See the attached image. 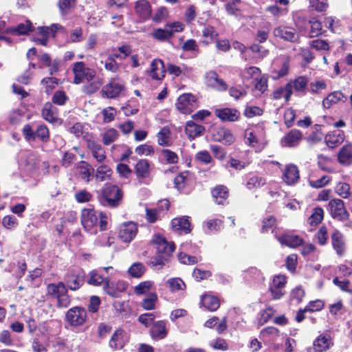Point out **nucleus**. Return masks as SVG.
<instances>
[{"label": "nucleus", "mask_w": 352, "mask_h": 352, "mask_svg": "<svg viewBox=\"0 0 352 352\" xmlns=\"http://www.w3.org/2000/svg\"><path fill=\"white\" fill-rule=\"evenodd\" d=\"M100 204L108 208H117L120 206L122 198V190L116 185L107 184L98 195Z\"/></svg>", "instance_id": "f257e3e1"}, {"label": "nucleus", "mask_w": 352, "mask_h": 352, "mask_svg": "<svg viewBox=\"0 0 352 352\" xmlns=\"http://www.w3.org/2000/svg\"><path fill=\"white\" fill-rule=\"evenodd\" d=\"M47 295L57 300V307L59 308L67 307L71 302L70 296L67 288L63 282L50 283L46 287Z\"/></svg>", "instance_id": "f03ea898"}, {"label": "nucleus", "mask_w": 352, "mask_h": 352, "mask_svg": "<svg viewBox=\"0 0 352 352\" xmlns=\"http://www.w3.org/2000/svg\"><path fill=\"white\" fill-rule=\"evenodd\" d=\"M86 277V273L82 269H71L65 274L63 283L67 290L75 292L85 285Z\"/></svg>", "instance_id": "7ed1b4c3"}, {"label": "nucleus", "mask_w": 352, "mask_h": 352, "mask_svg": "<svg viewBox=\"0 0 352 352\" xmlns=\"http://www.w3.org/2000/svg\"><path fill=\"white\" fill-rule=\"evenodd\" d=\"M124 91V82L116 76L110 78L108 83L102 87L100 94L104 98L115 99L120 97Z\"/></svg>", "instance_id": "20e7f679"}, {"label": "nucleus", "mask_w": 352, "mask_h": 352, "mask_svg": "<svg viewBox=\"0 0 352 352\" xmlns=\"http://www.w3.org/2000/svg\"><path fill=\"white\" fill-rule=\"evenodd\" d=\"M199 106V102L196 96L191 93H184L180 95L175 103L176 109L182 114L189 115Z\"/></svg>", "instance_id": "39448f33"}, {"label": "nucleus", "mask_w": 352, "mask_h": 352, "mask_svg": "<svg viewBox=\"0 0 352 352\" xmlns=\"http://www.w3.org/2000/svg\"><path fill=\"white\" fill-rule=\"evenodd\" d=\"M72 72L74 74L73 82L76 85H79L85 80H91L96 75V70L87 67L82 61H78L74 63Z\"/></svg>", "instance_id": "423d86ee"}, {"label": "nucleus", "mask_w": 352, "mask_h": 352, "mask_svg": "<svg viewBox=\"0 0 352 352\" xmlns=\"http://www.w3.org/2000/svg\"><path fill=\"white\" fill-rule=\"evenodd\" d=\"M65 320L72 327H82L88 320L87 311L81 306L73 307L67 310Z\"/></svg>", "instance_id": "0eeeda50"}, {"label": "nucleus", "mask_w": 352, "mask_h": 352, "mask_svg": "<svg viewBox=\"0 0 352 352\" xmlns=\"http://www.w3.org/2000/svg\"><path fill=\"white\" fill-rule=\"evenodd\" d=\"M279 230V228H275L272 230V234L280 245L290 248H296L302 245L304 240L300 236L294 234L290 231H284L280 233Z\"/></svg>", "instance_id": "6e6552de"}, {"label": "nucleus", "mask_w": 352, "mask_h": 352, "mask_svg": "<svg viewBox=\"0 0 352 352\" xmlns=\"http://www.w3.org/2000/svg\"><path fill=\"white\" fill-rule=\"evenodd\" d=\"M87 143V148L91 151L93 157L99 164H102L107 158L106 152L102 145L92 133H85L82 136Z\"/></svg>", "instance_id": "1a4fd4ad"}, {"label": "nucleus", "mask_w": 352, "mask_h": 352, "mask_svg": "<svg viewBox=\"0 0 352 352\" xmlns=\"http://www.w3.org/2000/svg\"><path fill=\"white\" fill-rule=\"evenodd\" d=\"M327 208L333 219L344 221L349 218V213L344 206V201L338 198L329 201Z\"/></svg>", "instance_id": "9d476101"}, {"label": "nucleus", "mask_w": 352, "mask_h": 352, "mask_svg": "<svg viewBox=\"0 0 352 352\" xmlns=\"http://www.w3.org/2000/svg\"><path fill=\"white\" fill-rule=\"evenodd\" d=\"M287 283V277L285 275H276L273 277L268 288L273 300H279L285 296Z\"/></svg>", "instance_id": "9b49d317"}, {"label": "nucleus", "mask_w": 352, "mask_h": 352, "mask_svg": "<svg viewBox=\"0 0 352 352\" xmlns=\"http://www.w3.org/2000/svg\"><path fill=\"white\" fill-rule=\"evenodd\" d=\"M333 345V340L329 334L321 333L314 340L312 347L309 348L307 352H326Z\"/></svg>", "instance_id": "f8f14e48"}, {"label": "nucleus", "mask_w": 352, "mask_h": 352, "mask_svg": "<svg viewBox=\"0 0 352 352\" xmlns=\"http://www.w3.org/2000/svg\"><path fill=\"white\" fill-rule=\"evenodd\" d=\"M156 244V253L169 260L175 250V245L173 242H168L164 237L156 235L153 240Z\"/></svg>", "instance_id": "ddd939ff"}, {"label": "nucleus", "mask_w": 352, "mask_h": 352, "mask_svg": "<svg viewBox=\"0 0 352 352\" xmlns=\"http://www.w3.org/2000/svg\"><path fill=\"white\" fill-rule=\"evenodd\" d=\"M168 322L165 320H157L148 330L151 338L153 341H159L165 339L168 334Z\"/></svg>", "instance_id": "4468645a"}, {"label": "nucleus", "mask_w": 352, "mask_h": 352, "mask_svg": "<svg viewBox=\"0 0 352 352\" xmlns=\"http://www.w3.org/2000/svg\"><path fill=\"white\" fill-rule=\"evenodd\" d=\"M134 173L140 184H146L151 173L149 161L146 159L139 160L134 166Z\"/></svg>", "instance_id": "2eb2a0df"}, {"label": "nucleus", "mask_w": 352, "mask_h": 352, "mask_svg": "<svg viewBox=\"0 0 352 352\" xmlns=\"http://www.w3.org/2000/svg\"><path fill=\"white\" fill-rule=\"evenodd\" d=\"M211 138L212 141L220 142L225 145H231L235 141V138L231 130L223 126L214 129Z\"/></svg>", "instance_id": "dca6fc26"}, {"label": "nucleus", "mask_w": 352, "mask_h": 352, "mask_svg": "<svg viewBox=\"0 0 352 352\" xmlns=\"http://www.w3.org/2000/svg\"><path fill=\"white\" fill-rule=\"evenodd\" d=\"M42 118L48 123L58 124L62 122L59 118V109L50 102H46L41 109Z\"/></svg>", "instance_id": "f3484780"}, {"label": "nucleus", "mask_w": 352, "mask_h": 352, "mask_svg": "<svg viewBox=\"0 0 352 352\" xmlns=\"http://www.w3.org/2000/svg\"><path fill=\"white\" fill-rule=\"evenodd\" d=\"M214 202L220 206H226L229 204L230 190L223 184L216 185L210 190Z\"/></svg>", "instance_id": "a211bd4d"}, {"label": "nucleus", "mask_w": 352, "mask_h": 352, "mask_svg": "<svg viewBox=\"0 0 352 352\" xmlns=\"http://www.w3.org/2000/svg\"><path fill=\"white\" fill-rule=\"evenodd\" d=\"M137 224L132 221L123 223L120 226L118 237L122 242L130 243L138 234Z\"/></svg>", "instance_id": "6ab92c4d"}, {"label": "nucleus", "mask_w": 352, "mask_h": 352, "mask_svg": "<svg viewBox=\"0 0 352 352\" xmlns=\"http://www.w3.org/2000/svg\"><path fill=\"white\" fill-rule=\"evenodd\" d=\"M214 116L222 122H234L240 119L241 113L235 108H219L214 111Z\"/></svg>", "instance_id": "aec40b11"}, {"label": "nucleus", "mask_w": 352, "mask_h": 352, "mask_svg": "<svg viewBox=\"0 0 352 352\" xmlns=\"http://www.w3.org/2000/svg\"><path fill=\"white\" fill-rule=\"evenodd\" d=\"M127 285L124 281L111 282L110 279L107 277L105 284L103 285L104 291L110 296L113 298L119 297L120 294L126 292Z\"/></svg>", "instance_id": "412c9836"}, {"label": "nucleus", "mask_w": 352, "mask_h": 352, "mask_svg": "<svg viewBox=\"0 0 352 352\" xmlns=\"http://www.w3.org/2000/svg\"><path fill=\"white\" fill-rule=\"evenodd\" d=\"M205 81L207 86L212 87L219 91H225L228 86L225 80L219 78L217 73L214 71H210L206 73Z\"/></svg>", "instance_id": "4be33fe9"}, {"label": "nucleus", "mask_w": 352, "mask_h": 352, "mask_svg": "<svg viewBox=\"0 0 352 352\" xmlns=\"http://www.w3.org/2000/svg\"><path fill=\"white\" fill-rule=\"evenodd\" d=\"M80 221L83 228L89 230L98 223L96 211L91 208H85L81 212Z\"/></svg>", "instance_id": "5701e85b"}, {"label": "nucleus", "mask_w": 352, "mask_h": 352, "mask_svg": "<svg viewBox=\"0 0 352 352\" xmlns=\"http://www.w3.org/2000/svg\"><path fill=\"white\" fill-rule=\"evenodd\" d=\"M303 138L302 133L298 129H292L281 139L280 144L285 147H296Z\"/></svg>", "instance_id": "b1692460"}, {"label": "nucleus", "mask_w": 352, "mask_h": 352, "mask_svg": "<svg viewBox=\"0 0 352 352\" xmlns=\"http://www.w3.org/2000/svg\"><path fill=\"white\" fill-rule=\"evenodd\" d=\"M273 33L275 37H279L284 41L292 43H295L298 39L296 30L288 26H278L274 30Z\"/></svg>", "instance_id": "393cba45"}, {"label": "nucleus", "mask_w": 352, "mask_h": 352, "mask_svg": "<svg viewBox=\"0 0 352 352\" xmlns=\"http://www.w3.org/2000/svg\"><path fill=\"white\" fill-rule=\"evenodd\" d=\"M153 80H162L166 76L164 62L160 58H155L151 63V69L147 72Z\"/></svg>", "instance_id": "a878e982"}, {"label": "nucleus", "mask_w": 352, "mask_h": 352, "mask_svg": "<svg viewBox=\"0 0 352 352\" xmlns=\"http://www.w3.org/2000/svg\"><path fill=\"white\" fill-rule=\"evenodd\" d=\"M171 226L173 230L179 234H188L192 230L191 223L188 217L184 216L180 218L172 219Z\"/></svg>", "instance_id": "bb28decb"}, {"label": "nucleus", "mask_w": 352, "mask_h": 352, "mask_svg": "<svg viewBox=\"0 0 352 352\" xmlns=\"http://www.w3.org/2000/svg\"><path fill=\"white\" fill-rule=\"evenodd\" d=\"M331 245L338 255L342 256L345 252V242L343 234L335 229L331 234Z\"/></svg>", "instance_id": "cd10ccee"}, {"label": "nucleus", "mask_w": 352, "mask_h": 352, "mask_svg": "<svg viewBox=\"0 0 352 352\" xmlns=\"http://www.w3.org/2000/svg\"><path fill=\"white\" fill-rule=\"evenodd\" d=\"M344 140V133L340 130L329 132L324 136L325 143L327 146L331 148H333L341 144Z\"/></svg>", "instance_id": "c85d7f7f"}, {"label": "nucleus", "mask_w": 352, "mask_h": 352, "mask_svg": "<svg viewBox=\"0 0 352 352\" xmlns=\"http://www.w3.org/2000/svg\"><path fill=\"white\" fill-rule=\"evenodd\" d=\"M87 83L82 86V91L83 94L91 96L96 93L103 85V78L98 76H95L94 78L91 80H86Z\"/></svg>", "instance_id": "c756f323"}, {"label": "nucleus", "mask_w": 352, "mask_h": 352, "mask_svg": "<svg viewBox=\"0 0 352 352\" xmlns=\"http://www.w3.org/2000/svg\"><path fill=\"white\" fill-rule=\"evenodd\" d=\"M346 101V97L344 94L340 91H335L330 93L325 98L322 100V105L324 108L329 109L333 104H336L339 102L344 103Z\"/></svg>", "instance_id": "7c9ffc66"}, {"label": "nucleus", "mask_w": 352, "mask_h": 352, "mask_svg": "<svg viewBox=\"0 0 352 352\" xmlns=\"http://www.w3.org/2000/svg\"><path fill=\"white\" fill-rule=\"evenodd\" d=\"M338 161L340 164L348 166L352 164V144L343 145L338 153Z\"/></svg>", "instance_id": "2f4dec72"}, {"label": "nucleus", "mask_w": 352, "mask_h": 352, "mask_svg": "<svg viewBox=\"0 0 352 352\" xmlns=\"http://www.w3.org/2000/svg\"><path fill=\"white\" fill-rule=\"evenodd\" d=\"M205 130L204 126L197 124L192 120L188 121L185 126V133L190 140H194L195 138L202 135Z\"/></svg>", "instance_id": "473e14b6"}, {"label": "nucleus", "mask_w": 352, "mask_h": 352, "mask_svg": "<svg viewBox=\"0 0 352 352\" xmlns=\"http://www.w3.org/2000/svg\"><path fill=\"white\" fill-rule=\"evenodd\" d=\"M135 10L136 14L144 20L148 19L151 16V6L146 0L138 1Z\"/></svg>", "instance_id": "72a5a7b5"}, {"label": "nucleus", "mask_w": 352, "mask_h": 352, "mask_svg": "<svg viewBox=\"0 0 352 352\" xmlns=\"http://www.w3.org/2000/svg\"><path fill=\"white\" fill-rule=\"evenodd\" d=\"M201 304L208 311H217L220 307L219 298L210 294H204L201 298Z\"/></svg>", "instance_id": "f704fd0d"}, {"label": "nucleus", "mask_w": 352, "mask_h": 352, "mask_svg": "<svg viewBox=\"0 0 352 352\" xmlns=\"http://www.w3.org/2000/svg\"><path fill=\"white\" fill-rule=\"evenodd\" d=\"M34 30V27L30 20H26L25 23H20L16 27L8 28L7 33L14 35H26Z\"/></svg>", "instance_id": "c9c22d12"}, {"label": "nucleus", "mask_w": 352, "mask_h": 352, "mask_svg": "<svg viewBox=\"0 0 352 352\" xmlns=\"http://www.w3.org/2000/svg\"><path fill=\"white\" fill-rule=\"evenodd\" d=\"M266 180L262 176L255 173H248L247 175L246 188L251 190L257 189L265 184Z\"/></svg>", "instance_id": "e433bc0d"}, {"label": "nucleus", "mask_w": 352, "mask_h": 352, "mask_svg": "<svg viewBox=\"0 0 352 352\" xmlns=\"http://www.w3.org/2000/svg\"><path fill=\"white\" fill-rule=\"evenodd\" d=\"M283 178L287 184H293L296 182L299 179V170L297 166L294 164L287 166Z\"/></svg>", "instance_id": "4c0bfd02"}, {"label": "nucleus", "mask_w": 352, "mask_h": 352, "mask_svg": "<svg viewBox=\"0 0 352 352\" xmlns=\"http://www.w3.org/2000/svg\"><path fill=\"white\" fill-rule=\"evenodd\" d=\"M293 94L292 82H287L284 87H280L272 93V98L274 100H279L283 96L285 100L288 102Z\"/></svg>", "instance_id": "58836bf2"}, {"label": "nucleus", "mask_w": 352, "mask_h": 352, "mask_svg": "<svg viewBox=\"0 0 352 352\" xmlns=\"http://www.w3.org/2000/svg\"><path fill=\"white\" fill-rule=\"evenodd\" d=\"M124 331L121 328H119L114 331L109 340V346L112 349L118 350L122 349L124 346Z\"/></svg>", "instance_id": "ea45409f"}, {"label": "nucleus", "mask_w": 352, "mask_h": 352, "mask_svg": "<svg viewBox=\"0 0 352 352\" xmlns=\"http://www.w3.org/2000/svg\"><path fill=\"white\" fill-rule=\"evenodd\" d=\"M171 132L168 126L162 127L157 133V143L161 146H170L172 145Z\"/></svg>", "instance_id": "a19ab883"}, {"label": "nucleus", "mask_w": 352, "mask_h": 352, "mask_svg": "<svg viewBox=\"0 0 352 352\" xmlns=\"http://www.w3.org/2000/svg\"><path fill=\"white\" fill-rule=\"evenodd\" d=\"M105 280L106 278L100 275L97 270H92L88 273L85 282L89 285L99 287L103 283L105 284Z\"/></svg>", "instance_id": "79ce46f5"}, {"label": "nucleus", "mask_w": 352, "mask_h": 352, "mask_svg": "<svg viewBox=\"0 0 352 352\" xmlns=\"http://www.w3.org/2000/svg\"><path fill=\"white\" fill-rule=\"evenodd\" d=\"M218 36V33L215 30L214 28L210 25L204 27L202 31V42L205 45H208L214 42V41Z\"/></svg>", "instance_id": "37998d69"}, {"label": "nucleus", "mask_w": 352, "mask_h": 352, "mask_svg": "<svg viewBox=\"0 0 352 352\" xmlns=\"http://www.w3.org/2000/svg\"><path fill=\"white\" fill-rule=\"evenodd\" d=\"M292 82V88L296 92H300L302 95L306 94V89L309 82L308 78L305 76L296 77Z\"/></svg>", "instance_id": "c03bdc74"}, {"label": "nucleus", "mask_w": 352, "mask_h": 352, "mask_svg": "<svg viewBox=\"0 0 352 352\" xmlns=\"http://www.w3.org/2000/svg\"><path fill=\"white\" fill-rule=\"evenodd\" d=\"M113 174L112 169L107 164H100L96 170L95 177L100 181L103 182L111 178Z\"/></svg>", "instance_id": "a18cd8bd"}, {"label": "nucleus", "mask_w": 352, "mask_h": 352, "mask_svg": "<svg viewBox=\"0 0 352 352\" xmlns=\"http://www.w3.org/2000/svg\"><path fill=\"white\" fill-rule=\"evenodd\" d=\"M290 67L289 58L286 57L282 61L281 67L279 70L273 69L272 74H273L272 78L274 80L280 79L289 74Z\"/></svg>", "instance_id": "49530a36"}, {"label": "nucleus", "mask_w": 352, "mask_h": 352, "mask_svg": "<svg viewBox=\"0 0 352 352\" xmlns=\"http://www.w3.org/2000/svg\"><path fill=\"white\" fill-rule=\"evenodd\" d=\"M146 268L145 265L140 263L136 262L133 263L128 269L129 274L133 278H141L146 272Z\"/></svg>", "instance_id": "de8ad7c7"}, {"label": "nucleus", "mask_w": 352, "mask_h": 352, "mask_svg": "<svg viewBox=\"0 0 352 352\" xmlns=\"http://www.w3.org/2000/svg\"><path fill=\"white\" fill-rule=\"evenodd\" d=\"M113 50L115 52L111 54L113 57L121 60L126 59V58L131 55L132 52L131 45L127 44L119 46L117 49H114Z\"/></svg>", "instance_id": "09e8293b"}, {"label": "nucleus", "mask_w": 352, "mask_h": 352, "mask_svg": "<svg viewBox=\"0 0 352 352\" xmlns=\"http://www.w3.org/2000/svg\"><path fill=\"white\" fill-rule=\"evenodd\" d=\"M79 168L81 179L87 182H89L91 180V173L94 170V168L86 161H81L80 162Z\"/></svg>", "instance_id": "8fccbe9b"}, {"label": "nucleus", "mask_w": 352, "mask_h": 352, "mask_svg": "<svg viewBox=\"0 0 352 352\" xmlns=\"http://www.w3.org/2000/svg\"><path fill=\"white\" fill-rule=\"evenodd\" d=\"M153 37L160 41H167L172 38L173 33L165 26V29L157 28L154 30Z\"/></svg>", "instance_id": "3c124183"}, {"label": "nucleus", "mask_w": 352, "mask_h": 352, "mask_svg": "<svg viewBox=\"0 0 352 352\" xmlns=\"http://www.w3.org/2000/svg\"><path fill=\"white\" fill-rule=\"evenodd\" d=\"M324 218V211L320 207L315 208L312 214L308 219V223L310 226H316L321 223Z\"/></svg>", "instance_id": "603ef678"}, {"label": "nucleus", "mask_w": 352, "mask_h": 352, "mask_svg": "<svg viewBox=\"0 0 352 352\" xmlns=\"http://www.w3.org/2000/svg\"><path fill=\"white\" fill-rule=\"evenodd\" d=\"M277 219L274 215H269L262 220L261 233H267L270 230L272 231L277 228L276 226Z\"/></svg>", "instance_id": "864d4df0"}, {"label": "nucleus", "mask_w": 352, "mask_h": 352, "mask_svg": "<svg viewBox=\"0 0 352 352\" xmlns=\"http://www.w3.org/2000/svg\"><path fill=\"white\" fill-rule=\"evenodd\" d=\"M157 301V294L155 292L149 293L141 302V307L145 310H153Z\"/></svg>", "instance_id": "5fc2aeb1"}, {"label": "nucleus", "mask_w": 352, "mask_h": 352, "mask_svg": "<svg viewBox=\"0 0 352 352\" xmlns=\"http://www.w3.org/2000/svg\"><path fill=\"white\" fill-rule=\"evenodd\" d=\"M335 192L343 199H348L351 195V187L346 182H338L335 187Z\"/></svg>", "instance_id": "6e6d98bb"}, {"label": "nucleus", "mask_w": 352, "mask_h": 352, "mask_svg": "<svg viewBox=\"0 0 352 352\" xmlns=\"http://www.w3.org/2000/svg\"><path fill=\"white\" fill-rule=\"evenodd\" d=\"M309 8L317 12H326L329 8L328 0H309Z\"/></svg>", "instance_id": "4d7b16f0"}, {"label": "nucleus", "mask_w": 352, "mask_h": 352, "mask_svg": "<svg viewBox=\"0 0 352 352\" xmlns=\"http://www.w3.org/2000/svg\"><path fill=\"white\" fill-rule=\"evenodd\" d=\"M41 82L45 87V93L49 95L58 85L59 79L56 77H45Z\"/></svg>", "instance_id": "13d9d810"}, {"label": "nucleus", "mask_w": 352, "mask_h": 352, "mask_svg": "<svg viewBox=\"0 0 352 352\" xmlns=\"http://www.w3.org/2000/svg\"><path fill=\"white\" fill-rule=\"evenodd\" d=\"M168 261L169 260L156 253L155 256L151 258L148 265L152 268L159 270H162Z\"/></svg>", "instance_id": "bf43d9fd"}, {"label": "nucleus", "mask_w": 352, "mask_h": 352, "mask_svg": "<svg viewBox=\"0 0 352 352\" xmlns=\"http://www.w3.org/2000/svg\"><path fill=\"white\" fill-rule=\"evenodd\" d=\"M119 136L118 131L113 128H111L106 131L102 135V142L104 145L108 146L115 142Z\"/></svg>", "instance_id": "052dcab7"}, {"label": "nucleus", "mask_w": 352, "mask_h": 352, "mask_svg": "<svg viewBox=\"0 0 352 352\" xmlns=\"http://www.w3.org/2000/svg\"><path fill=\"white\" fill-rule=\"evenodd\" d=\"M189 176V172L188 171H184L182 172L179 174H178L174 179V185L175 187L178 190H182L184 189L186 182L188 181Z\"/></svg>", "instance_id": "680f3d73"}, {"label": "nucleus", "mask_w": 352, "mask_h": 352, "mask_svg": "<svg viewBox=\"0 0 352 352\" xmlns=\"http://www.w3.org/2000/svg\"><path fill=\"white\" fill-rule=\"evenodd\" d=\"M308 23L311 25V30L309 32L310 37H316L322 34V23L316 18H311Z\"/></svg>", "instance_id": "e2e57ef3"}, {"label": "nucleus", "mask_w": 352, "mask_h": 352, "mask_svg": "<svg viewBox=\"0 0 352 352\" xmlns=\"http://www.w3.org/2000/svg\"><path fill=\"white\" fill-rule=\"evenodd\" d=\"M69 100L66 93L63 90L56 91L52 97V102L54 105L63 106Z\"/></svg>", "instance_id": "0e129e2a"}, {"label": "nucleus", "mask_w": 352, "mask_h": 352, "mask_svg": "<svg viewBox=\"0 0 352 352\" xmlns=\"http://www.w3.org/2000/svg\"><path fill=\"white\" fill-rule=\"evenodd\" d=\"M239 3H241V0H231L226 3L225 8L227 13L235 16H241V10L237 6Z\"/></svg>", "instance_id": "69168bd1"}, {"label": "nucleus", "mask_w": 352, "mask_h": 352, "mask_svg": "<svg viewBox=\"0 0 352 352\" xmlns=\"http://www.w3.org/2000/svg\"><path fill=\"white\" fill-rule=\"evenodd\" d=\"M35 133L36 138H38L43 142H47L50 139V130L45 124H39Z\"/></svg>", "instance_id": "338daca9"}, {"label": "nucleus", "mask_w": 352, "mask_h": 352, "mask_svg": "<svg viewBox=\"0 0 352 352\" xmlns=\"http://www.w3.org/2000/svg\"><path fill=\"white\" fill-rule=\"evenodd\" d=\"M309 46L316 51H329L330 50L328 41L320 38L311 41Z\"/></svg>", "instance_id": "774afa93"}]
</instances>
